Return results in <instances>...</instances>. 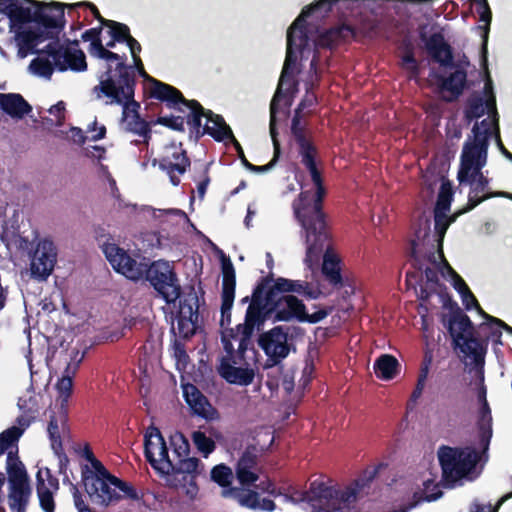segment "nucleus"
<instances>
[{"mask_svg": "<svg viewBox=\"0 0 512 512\" xmlns=\"http://www.w3.org/2000/svg\"><path fill=\"white\" fill-rule=\"evenodd\" d=\"M472 2L475 4V9L477 14L479 15V21L484 22V25L479 26L478 28L483 31L482 38H483V60L486 63L487 62V43H488V36L490 31V25L492 21V12L490 9V6L488 4L487 0H472Z\"/></svg>", "mask_w": 512, "mask_h": 512, "instance_id": "4c0bfd02", "label": "nucleus"}, {"mask_svg": "<svg viewBox=\"0 0 512 512\" xmlns=\"http://www.w3.org/2000/svg\"><path fill=\"white\" fill-rule=\"evenodd\" d=\"M185 402L194 415L211 420L217 413L207 397L192 383L182 385Z\"/></svg>", "mask_w": 512, "mask_h": 512, "instance_id": "5701e85b", "label": "nucleus"}, {"mask_svg": "<svg viewBox=\"0 0 512 512\" xmlns=\"http://www.w3.org/2000/svg\"><path fill=\"white\" fill-rule=\"evenodd\" d=\"M156 123L168 127L174 131L184 132L185 127V116L182 115H170V116H159Z\"/></svg>", "mask_w": 512, "mask_h": 512, "instance_id": "e2e57ef3", "label": "nucleus"}, {"mask_svg": "<svg viewBox=\"0 0 512 512\" xmlns=\"http://www.w3.org/2000/svg\"><path fill=\"white\" fill-rule=\"evenodd\" d=\"M431 240L430 220L419 219L415 225L414 237L410 240V259L411 266L415 269L414 272L408 271L406 273L407 282L411 279L421 281L423 274L426 279V285L433 287H442L438 278V271L436 268L429 267L427 264L436 265V256L434 251V244L431 243L429 249L426 244Z\"/></svg>", "mask_w": 512, "mask_h": 512, "instance_id": "0eeeda50", "label": "nucleus"}, {"mask_svg": "<svg viewBox=\"0 0 512 512\" xmlns=\"http://www.w3.org/2000/svg\"><path fill=\"white\" fill-rule=\"evenodd\" d=\"M331 235L329 234L328 240L321 252L325 250L323 255V263H322V274L325 279L334 287L343 286V278L341 275V260L340 258L330 249L329 241ZM320 253L317 257H313L312 259H308L306 256L305 261L312 263L319 259Z\"/></svg>", "mask_w": 512, "mask_h": 512, "instance_id": "b1692460", "label": "nucleus"}, {"mask_svg": "<svg viewBox=\"0 0 512 512\" xmlns=\"http://www.w3.org/2000/svg\"><path fill=\"white\" fill-rule=\"evenodd\" d=\"M449 275L452 277L454 289L460 294L462 300L466 301L465 298L470 297L471 300L475 301V296L466 282L452 267H449Z\"/></svg>", "mask_w": 512, "mask_h": 512, "instance_id": "052dcab7", "label": "nucleus"}, {"mask_svg": "<svg viewBox=\"0 0 512 512\" xmlns=\"http://www.w3.org/2000/svg\"><path fill=\"white\" fill-rule=\"evenodd\" d=\"M54 62L45 58H35L30 63L31 70L42 77L50 79L54 71Z\"/></svg>", "mask_w": 512, "mask_h": 512, "instance_id": "13d9d810", "label": "nucleus"}, {"mask_svg": "<svg viewBox=\"0 0 512 512\" xmlns=\"http://www.w3.org/2000/svg\"><path fill=\"white\" fill-rule=\"evenodd\" d=\"M292 293L301 295L307 300H316L322 295L318 284L304 280H292Z\"/></svg>", "mask_w": 512, "mask_h": 512, "instance_id": "37998d69", "label": "nucleus"}, {"mask_svg": "<svg viewBox=\"0 0 512 512\" xmlns=\"http://www.w3.org/2000/svg\"><path fill=\"white\" fill-rule=\"evenodd\" d=\"M103 253L113 269L131 280L145 278L167 304L174 303L181 295V286L173 267L164 260L137 262L116 244L103 245Z\"/></svg>", "mask_w": 512, "mask_h": 512, "instance_id": "f257e3e1", "label": "nucleus"}, {"mask_svg": "<svg viewBox=\"0 0 512 512\" xmlns=\"http://www.w3.org/2000/svg\"><path fill=\"white\" fill-rule=\"evenodd\" d=\"M16 40L18 41V55L26 57L29 52H36L35 47L41 42L48 40L47 34L43 35L38 30H23L16 33Z\"/></svg>", "mask_w": 512, "mask_h": 512, "instance_id": "c9c22d12", "label": "nucleus"}, {"mask_svg": "<svg viewBox=\"0 0 512 512\" xmlns=\"http://www.w3.org/2000/svg\"><path fill=\"white\" fill-rule=\"evenodd\" d=\"M450 315L441 317V322L452 338V346L466 356H472L477 368L479 387L477 398L480 404L487 401V388L484 384V357L486 346L474 335V324L456 302L450 304Z\"/></svg>", "mask_w": 512, "mask_h": 512, "instance_id": "20e7f679", "label": "nucleus"}, {"mask_svg": "<svg viewBox=\"0 0 512 512\" xmlns=\"http://www.w3.org/2000/svg\"><path fill=\"white\" fill-rule=\"evenodd\" d=\"M274 318L277 321H290L296 319L299 322L315 324L327 317L328 311L320 309L312 314L306 312V306L302 300L293 295H282L272 302Z\"/></svg>", "mask_w": 512, "mask_h": 512, "instance_id": "f8f14e48", "label": "nucleus"}, {"mask_svg": "<svg viewBox=\"0 0 512 512\" xmlns=\"http://www.w3.org/2000/svg\"><path fill=\"white\" fill-rule=\"evenodd\" d=\"M44 52L53 59L55 67L61 72L67 69L76 72L87 69L86 56L80 49H71L56 43H49L46 45Z\"/></svg>", "mask_w": 512, "mask_h": 512, "instance_id": "2eb2a0df", "label": "nucleus"}, {"mask_svg": "<svg viewBox=\"0 0 512 512\" xmlns=\"http://www.w3.org/2000/svg\"><path fill=\"white\" fill-rule=\"evenodd\" d=\"M425 26L419 31V38L424 43V47L431 59L444 68H454L453 49L445 40L441 32H435L430 36L424 31Z\"/></svg>", "mask_w": 512, "mask_h": 512, "instance_id": "dca6fc26", "label": "nucleus"}, {"mask_svg": "<svg viewBox=\"0 0 512 512\" xmlns=\"http://www.w3.org/2000/svg\"><path fill=\"white\" fill-rule=\"evenodd\" d=\"M112 478H116V476L109 474L108 477H90V481L83 483L85 491L93 503L108 506L120 498Z\"/></svg>", "mask_w": 512, "mask_h": 512, "instance_id": "412c9836", "label": "nucleus"}, {"mask_svg": "<svg viewBox=\"0 0 512 512\" xmlns=\"http://www.w3.org/2000/svg\"><path fill=\"white\" fill-rule=\"evenodd\" d=\"M103 26H98L94 28H90L86 30L82 34L83 41H90L89 52L92 56H95L99 59H104L107 61V64H111V62L116 61L126 63L127 56L125 54L119 55L118 53L112 52L109 49H106L101 40V32Z\"/></svg>", "mask_w": 512, "mask_h": 512, "instance_id": "393cba45", "label": "nucleus"}, {"mask_svg": "<svg viewBox=\"0 0 512 512\" xmlns=\"http://www.w3.org/2000/svg\"><path fill=\"white\" fill-rule=\"evenodd\" d=\"M473 140L468 141L469 144L475 145L485 151L488 150L489 138L491 137L492 131L490 128L481 130L479 123L476 122L472 128Z\"/></svg>", "mask_w": 512, "mask_h": 512, "instance_id": "6e6d98bb", "label": "nucleus"}, {"mask_svg": "<svg viewBox=\"0 0 512 512\" xmlns=\"http://www.w3.org/2000/svg\"><path fill=\"white\" fill-rule=\"evenodd\" d=\"M156 453L158 454V458H156V460H159L158 469L156 470L164 474L171 473V470L174 468V463L169 458L166 442L163 443Z\"/></svg>", "mask_w": 512, "mask_h": 512, "instance_id": "0e129e2a", "label": "nucleus"}, {"mask_svg": "<svg viewBox=\"0 0 512 512\" xmlns=\"http://www.w3.org/2000/svg\"><path fill=\"white\" fill-rule=\"evenodd\" d=\"M271 282H273V285L269 284L264 293L271 302L279 299L283 293H292L291 279L278 277L275 280L272 278Z\"/></svg>", "mask_w": 512, "mask_h": 512, "instance_id": "a18cd8bd", "label": "nucleus"}, {"mask_svg": "<svg viewBox=\"0 0 512 512\" xmlns=\"http://www.w3.org/2000/svg\"><path fill=\"white\" fill-rule=\"evenodd\" d=\"M164 442V437L157 427L151 425L147 428L144 435V454L146 460L154 469H158L159 462L155 457L156 452Z\"/></svg>", "mask_w": 512, "mask_h": 512, "instance_id": "473e14b6", "label": "nucleus"}, {"mask_svg": "<svg viewBox=\"0 0 512 512\" xmlns=\"http://www.w3.org/2000/svg\"><path fill=\"white\" fill-rule=\"evenodd\" d=\"M272 281V274L262 277L253 289L250 304L247 307L244 323L231 328L225 334L231 340L241 342L243 346L252 345L254 331H260L265 322L274 314L271 300L264 294Z\"/></svg>", "mask_w": 512, "mask_h": 512, "instance_id": "6e6552de", "label": "nucleus"}, {"mask_svg": "<svg viewBox=\"0 0 512 512\" xmlns=\"http://www.w3.org/2000/svg\"><path fill=\"white\" fill-rule=\"evenodd\" d=\"M125 123V129L131 133L143 137L145 140L150 138L151 129L148 124L140 115H130L127 119H122Z\"/></svg>", "mask_w": 512, "mask_h": 512, "instance_id": "49530a36", "label": "nucleus"}, {"mask_svg": "<svg viewBox=\"0 0 512 512\" xmlns=\"http://www.w3.org/2000/svg\"><path fill=\"white\" fill-rule=\"evenodd\" d=\"M206 119L208 123L203 126L201 134H208L217 142L233 138L234 135L230 126L226 124L221 115L207 110Z\"/></svg>", "mask_w": 512, "mask_h": 512, "instance_id": "2f4dec72", "label": "nucleus"}, {"mask_svg": "<svg viewBox=\"0 0 512 512\" xmlns=\"http://www.w3.org/2000/svg\"><path fill=\"white\" fill-rule=\"evenodd\" d=\"M489 182V179L484 176L482 172H480V174H470L469 179L464 182L469 183L471 189L468 195L467 205L463 212L473 210L482 202L493 198V196H489L491 192H486L489 187Z\"/></svg>", "mask_w": 512, "mask_h": 512, "instance_id": "bb28decb", "label": "nucleus"}, {"mask_svg": "<svg viewBox=\"0 0 512 512\" xmlns=\"http://www.w3.org/2000/svg\"><path fill=\"white\" fill-rule=\"evenodd\" d=\"M320 63V52L318 50H313V56L310 62V67L308 71V78L305 81V86H310V84H313V86H318L320 80H321V71L318 67Z\"/></svg>", "mask_w": 512, "mask_h": 512, "instance_id": "bf43d9fd", "label": "nucleus"}, {"mask_svg": "<svg viewBox=\"0 0 512 512\" xmlns=\"http://www.w3.org/2000/svg\"><path fill=\"white\" fill-rule=\"evenodd\" d=\"M171 444L174 447V453L177 455L178 459L187 457L189 455L190 444L182 434H178L172 437Z\"/></svg>", "mask_w": 512, "mask_h": 512, "instance_id": "338daca9", "label": "nucleus"}, {"mask_svg": "<svg viewBox=\"0 0 512 512\" xmlns=\"http://www.w3.org/2000/svg\"><path fill=\"white\" fill-rule=\"evenodd\" d=\"M257 343L267 356L270 366L280 364L290 353L288 332L282 326H275L261 333Z\"/></svg>", "mask_w": 512, "mask_h": 512, "instance_id": "ddd939ff", "label": "nucleus"}, {"mask_svg": "<svg viewBox=\"0 0 512 512\" xmlns=\"http://www.w3.org/2000/svg\"><path fill=\"white\" fill-rule=\"evenodd\" d=\"M160 101L164 102L168 108L178 110L182 113H185V109L183 107L188 109L189 112L185 119L190 127L191 133H194L197 139L204 135L201 134L203 129L201 121L202 117L206 118L207 110L197 100L186 99L181 91L178 90V96H175L171 100Z\"/></svg>", "mask_w": 512, "mask_h": 512, "instance_id": "f3484780", "label": "nucleus"}, {"mask_svg": "<svg viewBox=\"0 0 512 512\" xmlns=\"http://www.w3.org/2000/svg\"><path fill=\"white\" fill-rule=\"evenodd\" d=\"M373 369L377 378L391 380L399 373L400 364L393 355L382 354L375 360Z\"/></svg>", "mask_w": 512, "mask_h": 512, "instance_id": "e433bc0d", "label": "nucleus"}, {"mask_svg": "<svg viewBox=\"0 0 512 512\" xmlns=\"http://www.w3.org/2000/svg\"><path fill=\"white\" fill-rule=\"evenodd\" d=\"M22 0H0V14H4L10 21V28H15L16 20L13 15H17Z\"/></svg>", "mask_w": 512, "mask_h": 512, "instance_id": "680f3d73", "label": "nucleus"}, {"mask_svg": "<svg viewBox=\"0 0 512 512\" xmlns=\"http://www.w3.org/2000/svg\"><path fill=\"white\" fill-rule=\"evenodd\" d=\"M223 495L231 496L243 507L252 510H257L259 507V494L254 490L238 487L229 488L223 491Z\"/></svg>", "mask_w": 512, "mask_h": 512, "instance_id": "58836bf2", "label": "nucleus"}, {"mask_svg": "<svg viewBox=\"0 0 512 512\" xmlns=\"http://www.w3.org/2000/svg\"><path fill=\"white\" fill-rule=\"evenodd\" d=\"M453 200V189L449 181L443 182L440 186L434 211L448 212Z\"/></svg>", "mask_w": 512, "mask_h": 512, "instance_id": "09e8293b", "label": "nucleus"}, {"mask_svg": "<svg viewBox=\"0 0 512 512\" xmlns=\"http://www.w3.org/2000/svg\"><path fill=\"white\" fill-rule=\"evenodd\" d=\"M93 469H90L88 465H84L81 470L82 483L90 481V477H108L111 474L100 460L96 457L90 461Z\"/></svg>", "mask_w": 512, "mask_h": 512, "instance_id": "8fccbe9b", "label": "nucleus"}, {"mask_svg": "<svg viewBox=\"0 0 512 512\" xmlns=\"http://www.w3.org/2000/svg\"><path fill=\"white\" fill-rule=\"evenodd\" d=\"M36 491L39 498L40 507L44 512H54L55 502L53 491L47 487L45 480L42 477V471L39 470L36 474Z\"/></svg>", "mask_w": 512, "mask_h": 512, "instance_id": "a19ab883", "label": "nucleus"}, {"mask_svg": "<svg viewBox=\"0 0 512 512\" xmlns=\"http://www.w3.org/2000/svg\"><path fill=\"white\" fill-rule=\"evenodd\" d=\"M302 113L299 111H294V115L291 121V134L295 141L300 140L304 137L311 135L305 125L301 123Z\"/></svg>", "mask_w": 512, "mask_h": 512, "instance_id": "69168bd1", "label": "nucleus"}, {"mask_svg": "<svg viewBox=\"0 0 512 512\" xmlns=\"http://www.w3.org/2000/svg\"><path fill=\"white\" fill-rule=\"evenodd\" d=\"M222 343L226 355L221 358L219 374L230 384L250 385L254 380L255 371L248 362L246 353L250 350L253 356L256 354L253 345L243 346L238 342V348L235 349L232 340L226 335H222Z\"/></svg>", "mask_w": 512, "mask_h": 512, "instance_id": "9d476101", "label": "nucleus"}, {"mask_svg": "<svg viewBox=\"0 0 512 512\" xmlns=\"http://www.w3.org/2000/svg\"><path fill=\"white\" fill-rule=\"evenodd\" d=\"M22 433L23 431L20 428L12 426L0 433V440L7 447H11L14 443H16L19 440Z\"/></svg>", "mask_w": 512, "mask_h": 512, "instance_id": "774afa93", "label": "nucleus"}, {"mask_svg": "<svg viewBox=\"0 0 512 512\" xmlns=\"http://www.w3.org/2000/svg\"><path fill=\"white\" fill-rule=\"evenodd\" d=\"M481 452L471 446H441L438 460L442 469V481L447 488H453L459 480L466 478L481 459Z\"/></svg>", "mask_w": 512, "mask_h": 512, "instance_id": "1a4fd4ad", "label": "nucleus"}, {"mask_svg": "<svg viewBox=\"0 0 512 512\" xmlns=\"http://www.w3.org/2000/svg\"><path fill=\"white\" fill-rule=\"evenodd\" d=\"M211 479L224 490L232 488L233 473L231 468L225 464H218L212 468Z\"/></svg>", "mask_w": 512, "mask_h": 512, "instance_id": "de8ad7c7", "label": "nucleus"}, {"mask_svg": "<svg viewBox=\"0 0 512 512\" xmlns=\"http://www.w3.org/2000/svg\"><path fill=\"white\" fill-rule=\"evenodd\" d=\"M222 291H221V327L231 324V310L235 299L236 275L231 259L224 253L221 256Z\"/></svg>", "mask_w": 512, "mask_h": 512, "instance_id": "4468645a", "label": "nucleus"}, {"mask_svg": "<svg viewBox=\"0 0 512 512\" xmlns=\"http://www.w3.org/2000/svg\"><path fill=\"white\" fill-rule=\"evenodd\" d=\"M304 167L308 170L316 191L314 193L311 190L300 192L294 199L292 208L303 230L307 257L312 259L321 253L329 237V227L326 214L323 211L326 189L317 162L304 165Z\"/></svg>", "mask_w": 512, "mask_h": 512, "instance_id": "f03ea898", "label": "nucleus"}, {"mask_svg": "<svg viewBox=\"0 0 512 512\" xmlns=\"http://www.w3.org/2000/svg\"><path fill=\"white\" fill-rule=\"evenodd\" d=\"M57 258L56 248L50 240L44 239L37 244L31 259L30 271L33 278L46 280L52 273Z\"/></svg>", "mask_w": 512, "mask_h": 512, "instance_id": "a211bd4d", "label": "nucleus"}, {"mask_svg": "<svg viewBox=\"0 0 512 512\" xmlns=\"http://www.w3.org/2000/svg\"><path fill=\"white\" fill-rule=\"evenodd\" d=\"M0 108L14 119H22L32 111V106L18 93H0Z\"/></svg>", "mask_w": 512, "mask_h": 512, "instance_id": "c756f323", "label": "nucleus"}, {"mask_svg": "<svg viewBox=\"0 0 512 512\" xmlns=\"http://www.w3.org/2000/svg\"><path fill=\"white\" fill-rule=\"evenodd\" d=\"M478 446L482 453H487L492 438V414L488 401L481 404L477 421Z\"/></svg>", "mask_w": 512, "mask_h": 512, "instance_id": "7c9ffc66", "label": "nucleus"}, {"mask_svg": "<svg viewBox=\"0 0 512 512\" xmlns=\"http://www.w3.org/2000/svg\"><path fill=\"white\" fill-rule=\"evenodd\" d=\"M191 437L194 445L204 457H207L216 448L213 439L200 430L194 431Z\"/></svg>", "mask_w": 512, "mask_h": 512, "instance_id": "3c124183", "label": "nucleus"}, {"mask_svg": "<svg viewBox=\"0 0 512 512\" xmlns=\"http://www.w3.org/2000/svg\"><path fill=\"white\" fill-rule=\"evenodd\" d=\"M357 35L356 29L349 24H340L321 32L314 40V50L334 49L341 43L354 39Z\"/></svg>", "mask_w": 512, "mask_h": 512, "instance_id": "4be33fe9", "label": "nucleus"}, {"mask_svg": "<svg viewBox=\"0 0 512 512\" xmlns=\"http://www.w3.org/2000/svg\"><path fill=\"white\" fill-rule=\"evenodd\" d=\"M455 68L456 70L450 73L449 76H444L435 71L430 73V76L435 80L438 92L442 94V99L445 102L456 101L466 87L467 72L462 68H458L457 65Z\"/></svg>", "mask_w": 512, "mask_h": 512, "instance_id": "6ab92c4d", "label": "nucleus"}, {"mask_svg": "<svg viewBox=\"0 0 512 512\" xmlns=\"http://www.w3.org/2000/svg\"><path fill=\"white\" fill-rule=\"evenodd\" d=\"M298 147V154L301 157V163L308 165L316 162L318 156V148L309 135L300 140L295 141Z\"/></svg>", "mask_w": 512, "mask_h": 512, "instance_id": "79ce46f5", "label": "nucleus"}, {"mask_svg": "<svg viewBox=\"0 0 512 512\" xmlns=\"http://www.w3.org/2000/svg\"><path fill=\"white\" fill-rule=\"evenodd\" d=\"M106 27L110 29L111 38H114V41H118V43H126L131 37L130 28L124 23L108 20Z\"/></svg>", "mask_w": 512, "mask_h": 512, "instance_id": "5fc2aeb1", "label": "nucleus"}, {"mask_svg": "<svg viewBox=\"0 0 512 512\" xmlns=\"http://www.w3.org/2000/svg\"><path fill=\"white\" fill-rule=\"evenodd\" d=\"M202 466L203 465L198 458L187 456L178 459L171 472L175 474H189L195 477L201 473Z\"/></svg>", "mask_w": 512, "mask_h": 512, "instance_id": "c03bdc74", "label": "nucleus"}, {"mask_svg": "<svg viewBox=\"0 0 512 512\" xmlns=\"http://www.w3.org/2000/svg\"><path fill=\"white\" fill-rule=\"evenodd\" d=\"M152 165H158L159 169L167 174L173 186H178L180 177L184 175L191 166V160L182 144L171 143L164 147L163 154L152 160Z\"/></svg>", "mask_w": 512, "mask_h": 512, "instance_id": "9b49d317", "label": "nucleus"}, {"mask_svg": "<svg viewBox=\"0 0 512 512\" xmlns=\"http://www.w3.org/2000/svg\"><path fill=\"white\" fill-rule=\"evenodd\" d=\"M368 476L356 479L350 486L345 489H338L328 486L324 482L314 481L310 484L307 491L293 490L287 498L294 504L307 502L311 507V512H337L349 510L351 505L355 503L358 493L370 482L378 473V468L372 471H366Z\"/></svg>", "mask_w": 512, "mask_h": 512, "instance_id": "7ed1b4c3", "label": "nucleus"}, {"mask_svg": "<svg viewBox=\"0 0 512 512\" xmlns=\"http://www.w3.org/2000/svg\"><path fill=\"white\" fill-rule=\"evenodd\" d=\"M9 485H30L24 464L20 461L17 451H9L6 461Z\"/></svg>", "mask_w": 512, "mask_h": 512, "instance_id": "72a5a7b5", "label": "nucleus"}, {"mask_svg": "<svg viewBox=\"0 0 512 512\" xmlns=\"http://www.w3.org/2000/svg\"><path fill=\"white\" fill-rule=\"evenodd\" d=\"M59 423L62 425V428L66 426V423L61 421L60 416L57 418L54 414L50 416V420L48 423V435L51 440L52 448L57 451L58 449H62V440L60 435Z\"/></svg>", "mask_w": 512, "mask_h": 512, "instance_id": "603ef678", "label": "nucleus"}, {"mask_svg": "<svg viewBox=\"0 0 512 512\" xmlns=\"http://www.w3.org/2000/svg\"><path fill=\"white\" fill-rule=\"evenodd\" d=\"M453 219H449L447 212L434 211V228L438 236L439 247L442 248V241L445 233Z\"/></svg>", "mask_w": 512, "mask_h": 512, "instance_id": "4d7b16f0", "label": "nucleus"}, {"mask_svg": "<svg viewBox=\"0 0 512 512\" xmlns=\"http://www.w3.org/2000/svg\"><path fill=\"white\" fill-rule=\"evenodd\" d=\"M134 66L133 72L138 71L139 75L144 78L145 81L150 83V97L157 100H171L175 96H178V89L167 83H164L158 79L151 77L144 69L143 62L140 57L133 59Z\"/></svg>", "mask_w": 512, "mask_h": 512, "instance_id": "a878e982", "label": "nucleus"}, {"mask_svg": "<svg viewBox=\"0 0 512 512\" xmlns=\"http://www.w3.org/2000/svg\"><path fill=\"white\" fill-rule=\"evenodd\" d=\"M99 84L92 89L97 99L106 97L109 101L106 104L122 105V119H127L130 115H140V103L135 97L136 75L133 67L124 62L107 64L105 70L98 75Z\"/></svg>", "mask_w": 512, "mask_h": 512, "instance_id": "39448f33", "label": "nucleus"}, {"mask_svg": "<svg viewBox=\"0 0 512 512\" xmlns=\"http://www.w3.org/2000/svg\"><path fill=\"white\" fill-rule=\"evenodd\" d=\"M199 300L193 286L190 287V292L179 300L178 310V329L183 332V324L186 322L192 324V329L198 321Z\"/></svg>", "mask_w": 512, "mask_h": 512, "instance_id": "cd10ccee", "label": "nucleus"}, {"mask_svg": "<svg viewBox=\"0 0 512 512\" xmlns=\"http://www.w3.org/2000/svg\"><path fill=\"white\" fill-rule=\"evenodd\" d=\"M77 367L78 363L71 371V366L69 364L65 370V374L56 383V390L58 393L56 398V404L59 405L60 418L63 423L68 421V401L73 389L72 375L75 373Z\"/></svg>", "mask_w": 512, "mask_h": 512, "instance_id": "c85d7f7f", "label": "nucleus"}, {"mask_svg": "<svg viewBox=\"0 0 512 512\" xmlns=\"http://www.w3.org/2000/svg\"><path fill=\"white\" fill-rule=\"evenodd\" d=\"M487 151L475 145L465 142L462 149L460 167L457 173V179L460 184H464L469 179L471 173L480 174L482 168L486 165Z\"/></svg>", "mask_w": 512, "mask_h": 512, "instance_id": "aec40b11", "label": "nucleus"}, {"mask_svg": "<svg viewBox=\"0 0 512 512\" xmlns=\"http://www.w3.org/2000/svg\"><path fill=\"white\" fill-rule=\"evenodd\" d=\"M402 48L401 68L408 72L409 79H417L421 74V67L415 58L414 46L410 41H407L403 43Z\"/></svg>", "mask_w": 512, "mask_h": 512, "instance_id": "ea45409f", "label": "nucleus"}, {"mask_svg": "<svg viewBox=\"0 0 512 512\" xmlns=\"http://www.w3.org/2000/svg\"><path fill=\"white\" fill-rule=\"evenodd\" d=\"M485 114L484 99L481 96L470 97L465 109V118L468 122L478 119Z\"/></svg>", "mask_w": 512, "mask_h": 512, "instance_id": "864d4df0", "label": "nucleus"}, {"mask_svg": "<svg viewBox=\"0 0 512 512\" xmlns=\"http://www.w3.org/2000/svg\"><path fill=\"white\" fill-rule=\"evenodd\" d=\"M65 4L60 2H42L38 0H22L17 15L15 28H22L28 23H35L38 31L47 34V39H58L65 27Z\"/></svg>", "mask_w": 512, "mask_h": 512, "instance_id": "423d86ee", "label": "nucleus"}, {"mask_svg": "<svg viewBox=\"0 0 512 512\" xmlns=\"http://www.w3.org/2000/svg\"><path fill=\"white\" fill-rule=\"evenodd\" d=\"M32 489L30 485H9L8 505L12 512H27Z\"/></svg>", "mask_w": 512, "mask_h": 512, "instance_id": "f704fd0d", "label": "nucleus"}]
</instances>
